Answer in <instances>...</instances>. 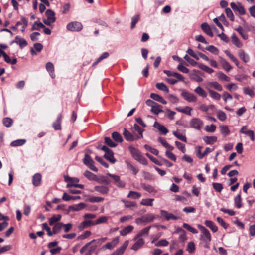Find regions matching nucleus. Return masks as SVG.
Here are the masks:
<instances>
[{
	"instance_id": "37998d69",
	"label": "nucleus",
	"mask_w": 255,
	"mask_h": 255,
	"mask_svg": "<svg viewBox=\"0 0 255 255\" xmlns=\"http://www.w3.org/2000/svg\"><path fill=\"white\" fill-rule=\"evenodd\" d=\"M61 218V216L59 214H57L53 216L51 218L49 219V224L52 225L59 221Z\"/></svg>"
},
{
	"instance_id": "7ed1b4c3",
	"label": "nucleus",
	"mask_w": 255,
	"mask_h": 255,
	"mask_svg": "<svg viewBox=\"0 0 255 255\" xmlns=\"http://www.w3.org/2000/svg\"><path fill=\"white\" fill-rule=\"evenodd\" d=\"M45 15L47 19H43V22L48 26H50L52 23L55 21V13L50 9L46 11Z\"/></svg>"
},
{
	"instance_id": "69168bd1",
	"label": "nucleus",
	"mask_w": 255,
	"mask_h": 255,
	"mask_svg": "<svg viewBox=\"0 0 255 255\" xmlns=\"http://www.w3.org/2000/svg\"><path fill=\"white\" fill-rule=\"evenodd\" d=\"M95 160L105 168H108L109 167L108 164L103 159L102 157L96 156L95 157Z\"/></svg>"
},
{
	"instance_id": "393cba45",
	"label": "nucleus",
	"mask_w": 255,
	"mask_h": 255,
	"mask_svg": "<svg viewBox=\"0 0 255 255\" xmlns=\"http://www.w3.org/2000/svg\"><path fill=\"white\" fill-rule=\"evenodd\" d=\"M150 97L152 99L159 102L163 104H166L167 103L166 101L161 96L157 94L151 93L150 94Z\"/></svg>"
},
{
	"instance_id": "f257e3e1",
	"label": "nucleus",
	"mask_w": 255,
	"mask_h": 255,
	"mask_svg": "<svg viewBox=\"0 0 255 255\" xmlns=\"http://www.w3.org/2000/svg\"><path fill=\"white\" fill-rule=\"evenodd\" d=\"M198 228L201 231L200 240L205 244L204 247L208 248V244L211 240V236L209 230L201 225H198Z\"/></svg>"
},
{
	"instance_id": "49530a36",
	"label": "nucleus",
	"mask_w": 255,
	"mask_h": 255,
	"mask_svg": "<svg viewBox=\"0 0 255 255\" xmlns=\"http://www.w3.org/2000/svg\"><path fill=\"white\" fill-rule=\"evenodd\" d=\"M154 201V199H143L140 204L144 206H152L153 205V201Z\"/></svg>"
},
{
	"instance_id": "bf43d9fd",
	"label": "nucleus",
	"mask_w": 255,
	"mask_h": 255,
	"mask_svg": "<svg viewBox=\"0 0 255 255\" xmlns=\"http://www.w3.org/2000/svg\"><path fill=\"white\" fill-rule=\"evenodd\" d=\"M199 67L208 73H212L214 71L212 69L204 64H200L199 65Z\"/></svg>"
},
{
	"instance_id": "72a5a7b5",
	"label": "nucleus",
	"mask_w": 255,
	"mask_h": 255,
	"mask_svg": "<svg viewBox=\"0 0 255 255\" xmlns=\"http://www.w3.org/2000/svg\"><path fill=\"white\" fill-rule=\"evenodd\" d=\"M203 140L207 144H212L217 141V138L216 136H204Z\"/></svg>"
},
{
	"instance_id": "b1692460",
	"label": "nucleus",
	"mask_w": 255,
	"mask_h": 255,
	"mask_svg": "<svg viewBox=\"0 0 255 255\" xmlns=\"http://www.w3.org/2000/svg\"><path fill=\"white\" fill-rule=\"evenodd\" d=\"M118 242H119V237H115L114 239H113L112 240V241L111 242L107 243L105 245V247L107 249H112L116 246V245L118 244Z\"/></svg>"
},
{
	"instance_id": "8fccbe9b",
	"label": "nucleus",
	"mask_w": 255,
	"mask_h": 255,
	"mask_svg": "<svg viewBox=\"0 0 255 255\" xmlns=\"http://www.w3.org/2000/svg\"><path fill=\"white\" fill-rule=\"evenodd\" d=\"M195 92L202 97H206L207 96V93L201 87H197L195 89Z\"/></svg>"
},
{
	"instance_id": "774afa93",
	"label": "nucleus",
	"mask_w": 255,
	"mask_h": 255,
	"mask_svg": "<svg viewBox=\"0 0 255 255\" xmlns=\"http://www.w3.org/2000/svg\"><path fill=\"white\" fill-rule=\"evenodd\" d=\"M169 244V242L165 239L161 240L157 242H156L155 245L156 247H161V246H167Z\"/></svg>"
},
{
	"instance_id": "9b49d317",
	"label": "nucleus",
	"mask_w": 255,
	"mask_h": 255,
	"mask_svg": "<svg viewBox=\"0 0 255 255\" xmlns=\"http://www.w3.org/2000/svg\"><path fill=\"white\" fill-rule=\"evenodd\" d=\"M136 242L131 247V249L136 251L140 248L144 244V241L142 238H139L137 236L136 238Z\"/></svg>"
},
{
	"instance_id": "bb28decb",
	"label": "nucleus",
	"mask_w": 255,
	"mask_h": 255,
	"mask_svg": "<svg viewBox=\"0 0 255 255\" xmlns=\"http://www.w3.org/2000/svg\"><path fill=\"white\" fill-rule=\"evenodd\" d=\"M158 141L159 142H160L161 144L167 149L169 150H173L174 149L173 146L169 144L165 139L162 137H159L158 139Z\"/></svg>"
},
{
	"instance_id": "f3484780",
	"label": "nucleus",
	"mask_w": 255,
	"mask_h": 255,
	"mask_svg": "<svg viewBox=\"0 0 255 255\" xmlns=\"http://www.w3.org/2000/svg\"><path fill=\"white\" fill-rule=\"evenodd\" d=\"M46 69L47 71L49 73L51 78L52 79L55 78L54 74V65L50 62H47L46 64Z\"/></svg>"
},
{
	"instance_id": "a211bd4d",
	"label": "nucleus",
	"mask_w": 255,
	"mask_h": 255,
	"mask_svg": "<svg viewBox=\"0 0 255 255\" xmlns=\"http://www.w3.org/2000/svg\"><path fill=\"white\" fill-rule=\"evenodd\" d=\"M154 127L158 129L160 132L163 133L164 135H166L168 132V129L162 125H161L160 123L155 122L154 124Z\"/></svg>"
},
{
	"instance_id": "603ef678",
	"label": "nucleus",
	"mask_w": 255,
	"mask_h": 255,
	"mask_svg": "<svg viewBox=\"0 0 255 255\" xmlns=\"http://www.w3.org/2000/svg\"><path fill=\"white\" fill-rule=\"evenodd\" d=\"M3 124L6 127H10L13 124V121L12 119L6 117L3 119Z\"/></svg>"
},
{
	"instance_id": "4468645a",
	"label": "nucleus",
	"mask_w": 255,
	"mask_h": 255,
	"mask_svg": "<svg viewBox=\"0 0 255 255\" xmlns=\"http://www.w3.org/2000/svg\"><path fill=\"white\" fill-rule=\"evenodd\" d=\"M94 189L102 194H107L109 191V188L105 186H96Z\"/></svg>"
},
{
	"instance_id": "09e8293b",
	"label": "nucleus",
	"mask_w": 255,
	"mask_h": 255,
	"mask_svg": "<svg viewBox=\"0 0 255 255\" xmlns=\"http://www.w3.org/2000/svg\"><path fill=\"white\" fill-rule=\"evenodd\" d=\"M26 142L25 139H18L12 141L10 145L11 146H18L23 145Z\"/></svg>"
},
{
	"instance_id": "5701e85b",
	"label": "nucleus",
	"mask_w": 255,
	"mask_h": 255,
	"mask_svg": "<svg viewBox=\"0 0 255 255\" xmlns=\"http://www.w3.org/2000/svg\"><path fill=\"white\" fill-rule=\"evenodd\" d=\"M13 42L19 44L21 48L25 47L27 44L26 40L24 39L21 38L18 36H16L15 40L13 41Z\"/></svg>"
},
{
	"instance_id": "0eeeda50",
	"label": "nucleus",
	"mask_w": 255,
	"mask_h": 255,
	"mask_svg": "<svg viewBox=\"0 0 255 255\" xmlns=\"http://www.w3.org/2000/svg\"><path fill=\"white\" fill-rule=\"evenodd\" d=\"M106 175L108 176L109 177L113 179L114 181V183L117 186L119 187H124L125 186L126 183L123 181L121 180L120 176L117 175L112 174L109 173H107Z\"/></svg>"
},
{
	"instance_id": "c756f323",
	"label": "nucleus",
	"mask_w": 255,
	"mask_h": 255,
	"mask_svg": "<svg viewBox=\"0 0 255 255\" xmlns=\"http://www.w3.org/2000/svg\"><path fill=\"white\" fill-rule=\"evenodd\" d=\"M130 150V153L132 156V157L134 158V159H136L140 155H141V153L136 148L130 146L128 147Z\"/></svg>"
},
{
	"instance_id": "3c124183",
	"label": "nucleus",
	"mask_w": 255,
	"mask_h": 255,
	"mask_svg": "<svg viewBox=\"0 0 255 255\" xmlns=\"http://www.w3.org/2000/svg\"><path fill=\"white\" fill-rule=\"evenodd\" d=\"M84 175L88 179L91 180H95L96 178V176L93 173L87 170L84 173Z\"/></svg>"
},
{
	"instance_id": "58836bf2",
	"label": "nucleus",
	"mask_w": 255,
	"mask_h": 255,
	"mask_svg": "<svg viewBox=\"0 0 255 255\" xmlns=\"http://www.w3.org/2000/svg\"><path fill=\"white\" fill-rule=\"evenodd\" d=\"M142 187L145 190L150 193L155 194L157 192V191L154 189V188L151 185L143 184L142 185Z\"/></svg>"
},
{
	"instance_id": "ddd939ff",
	"label": "nucleus",
	"mask_w": 255,
	"mask_h": 255,
	"mask_svg": "<svg viewBox=\"0 0 255 255\" xmlns=\"http://www.w3.org/2000/svg\"><path fill=\"white\" fill-rule=\"evenodd\" d=\"M27 24L28 21L24 17H22L20 21L17 22L16 26L13 27L12 29L13 30H15L18 26L22 25L21 31L23 32L25 30V28L27 27Z\"/></svg>"
},
{
	"instance_id": "f704fd0d",
	"label": "nucleus",
	"mask_w": 255,
	"mask_h": 255,
	"mask_svg": "<svg viewBox=\"0 0 255 255\" xmlns=\"http://www.w3.org/2000/svg\"><path fill=\"white\" fill-rule=\"evenodd\" d=\"M112 137L117 142L121 143L123 141L122 136L118 132H114L112 134Z\"/></svg>"
},
{
	"instance_id": "aec40b11",
	"label": "nucleus",
	"mask_w": 255,
	"mask_h": 255,
	"mask_svg": "<svg viewBox=\"0 0 255 255\" xmlns=\"http://www.w3.org/2000/svg\"><path fill=\"white\" fill-rule=\"evenodd\" d=\"M164 73H165L168 76L173 77L177 80H182L183 79V77L181 74L173 71L164 70Z\"/></svg>"
},
{
	"instance_id": "20e7f679",
	"label": "nucleus",
	"mask_w": 255,
	"mask_h": 255,
	"mask_svg": "<svg viewBox=\"0 0 255 255\" xmlns=\"http://www.w3.org/2000/svg\"><path fill=\"white\" fill-rule=\"evenodd\" d=\"M83 163L86 165L91 170L97 172L98 169L94 166V162L91 158V157L87 154H85L84 156V158L83 159Z\"/></svg>"
},
{
	"instance_id": "412c9836",
	"label": "nucleus",
	"mask_w": 255,
	"mask_h": 255,
	"mask_svg": "<svg viewBox=\"0 0 255 255\" xmlns=\"http://www.w3.org/2000/svg\"><path fill=\"white\" fill-rule=\"evenodd\" d=\"M239 57L245 62H248L249 61V56L243 49H240L238 51Z\"/></svg>"
},
{
	"instance_id": "39448f33",
	"label": "nucleus",
	"mask_w": 255,
	"mask_h": 255,
	"mask_svg": "<svg viewBox=\"0 0 255 255\" xmlns=\"http://www.w3.org/2000/svg\"><path fill=\"white\" fill-rule=\"evenodd\" d=\"M190 127L196 130H200L204 125L203 122L200 119L194 118L192 119L190 121Z\"/></svg>"
},
{
	"instance_id": "a878e982",
	"label": "nucleus",
	"mask_w": 255,
	"mask_h": 255,
	"mask_svg": "<svg viewBox=\"0 0 255 255\" xmlns=\"http://www.w3.org/2000/svg\"><path fill=\"white\" fill-rule=\"evenodd\" d=\"M231 40L232 43L237 47H241L243 46V44L241 42L239 38L236 35L235 33H233L231 36Z\"/></svg>"
},
{
	"instance_id": "5fc2aeb1",
	"label": "nucleus",
	"mask_w": 255,
	"mask_h": 255,
	"mask_svg": "<svg viewBox=\"0 0 255 255\" xmlns=\"http://www.w3.org/2000/svg\"><path fill=\"white\" fill-rule=\"evenodd\" d=\"M241 36V37L245 40H246L248 38V35L244 32V30L241 26H239L235 29Z\"/></svg>"
},
{
	"instance_id": "e433bc0d",
	"label": "nucleus",
	"mask_w": 255,
	"mask_h": 255,
	"mask_svg": "<svg viewBox=\"0 0 255 255\" xmlns=\"http://www.w3.org/2000/svg\"><path fill=\"white\" fill-rule=\"evenodd\" d=\"M127 241H126L124 245L122 247H120V248L118 249L116 251L114 252L111 254V255H122L126 248V244H127Z\"/></svg>"
},
{
	"instance_id": "1a4fd4ad",
	"label": "nucleus",
	"mask_w": 255,
	"mask_h": 255,
	"mask_svg": "<svg viewBox=\"0 0 255 255\" xmlns=\"http://www.w3.org/2000/svg\"><path fill=\"white\" fill-rule=\"evenodd\" d=\"M181 95L185 100L189 102H195L197 101L196 96L187 91H183Z\"/></svg>"
},
{
	"instance_id": "338daca9",
	"label": "nucleus",
	"mask_w": 255,
	"mask_h": 255,
	"mask_svg": "<svg viewBox=\"0 0 255 255\" xmlns=\"http://www.w3.org/2000/svg\"><path fill=\"white\" fill-rule=\"evenodd\" d=\"M44 27V25L41 22H35L32 27V30H39L40 28Z\"/></svg>"
},
{
	"instance_id": "9d476101",
	"label": "nucleus",
	"mask_w": 255,
	"mask_h": 255,
	"mask_svg": "<svg viewBox=\"0 0 255 255\" xmlns=\"http://www.w3.org/2000/svg\"><path fill=\"white\" fill-rule=\"evenodd\" d=\"M160 214L167 221L170 220H178L180 218L179 217L173 215V214L169 213L167 211L163 210H160Z\"/></svg>"
},
{
	"instance_id": "2eb2a0df",
	"label": "nucleus",
	"mask_w": 255,
	"mask_h": 255,
	"mask_svg": "<svg viewBox=\"0 0 255 255\" xmlns=\"http://www.w3.org/2000/svg\"><path fill=\"white\" fill-rule=\"evenodd\" d=\"M86 205L85 203H80L78 204L70 206L69 207V211H78L82 210L86 207Z\"/></svg>"
},
{
	"instance_id": "7c9ffc66",
	"label": "nucleus",
	"mask_w": 255,
	"mask_h": 255,
	"mask_svg": "<svg viewBox=\"0 0 255 255\" xmlns=\"http://www.w3.org/2000/svg\"><path fill=\"white\" fill-rule=\"evenodd\" d=\"M133 129L134 131H136L139 133V135L136 136V139H140L143 137L142 133L144 131V129L140 128L139 126L136 124L134 125Z\"/></svg>"
},
{
	"instance_id": "c9c22d12",
	"label": "nucleus",
	"mask_w": 255,
	"mask_h": 255,
	"mask_svg": "<svg viewBox=\"0 0 255 255\" xmlns=\"http://www.w3.org/2000/svg\"><path fill=\"white\" fill-rule=\"evenodd\" d=\"M225 53L230 58V59L236 65V66H239V62L237 59L232 55L231 52L228 50H226L224 51Z\"/></svg>"
},
{
	"instance_id": "de8ad7c7",
	"label": "nucleus",
	"mask_w": 255,
	"mask_h": 255,
	"mask_svg": "<svg viewBox=\"0 0 255 255\" xmlns=\"http://www.w3.org/2000/svg\"><path fill=\"white\" fill-rule=\"evenodd\" d=\"M156 87L158 89L167 93L169 91L168 87L163 83H156Z\"/></svg>"
},
{
	"instance_id": "13d9d810",
	"label": "nucleus",
	"mask_w": 255,
	"mask_h": 255,
	"mask_svg": "<svg viewBox=\"0 0 255 255\" xmlns=\"http://www.w3.org/2000/svg\"><path fill=\"white\" fill-rule=\"evenodd\" d=\"M171 150H167L165 152L166 156L170 159L172 161H176V157L174 154L170 152Z\"/></svg>"
},
{
	"instance_id": "dca6fc26",
	"label": "nucleus",
	"mask_w": 255,
	"mask_h": 255,
	"mask_svg": "<svg viewBox=\"0 0 255 255\" xmlns=\"http://www.w3.org/2000/svg\"><path fill=\"white\" fill-rule=\"evenodd\" d=\"M95 225L94 223H93V222L90 221V220H85L84 221H83V222H82L78 226V228L80 230H82L83 229H84V228H86L88 227H90L92 225Z\"/></svg>"
},
{
	"instance_id": "cd10ccee",
	"label": "nucleus",
	"mask_w": 255,
	"mask_h": 255,
	"mask_svg": "<svg viewBox=\"0 0 255 255\" xmlns=\"http://www.w3.org/2000/svg\"><path fill=\"white\" fill-rule=\"evenodd\" d=\"M41 181V175L40 174H35L32 178V183L35 186H39Z\"/></svg>"
},
{
	"instance_id": "6e6d98bb",
	"label": "nucleus",
	"mask_w": 255,
	"mask_h": 255,
	"mask_svg": "<svg viewBox=\"0 0 255 255\" xmlns=\"http://www.w3.org/2000/svg\"><path fill=\"white\" fill-rule=\"evenodd\" d=\"M104 140L105 143L111 147H115L117 146V144L113 142L110 137H105Z\"/></svg>"
},
{
	"instance_id": "423d86ee",
	"label": "nucleus",
	"mask_w": 255,
	"mask_h": 255,
	"mask_svg": "<svg viewBox=\"0 0 255 255\" xmlns=\"http://www.w3.org/2000/svg\"><path fill=\"white\" fill-rule=\"evenodd\" d=\"M83 28L82 24L79 22H72L68 23L67 25V29L71 31H79Z\"/></svg>"
},
{
	"instance_id": "c03bdc74",
	"label": "nucleus",
	"mask_w": 255,
	"mask_h": 255,
	"mask_svg": "<svg viewBox=\"0 0 255 255\" xmlns=\"http://www.w3.org/2000/svg\"><path fill=\"white\" fill-rule=\"evenodd\" d=\"M210 87L214 88L218 91H221L222 90V86L217 82H210L208 84Z\"/></svg>"
},
{
	"instance_id": "6e6552de",
	"label": "nucleus",
	"mask_w": 255,
	"mask_h": 255,
	"mask_svg": "<svg viewBox=\"0 0 255 255\" xmlns=\"http://www.w3.org/2000/svg\"><path fill=\"white\" fill-rule=\"evenodd\" d=\"M230 6L234 11H237L239 14L244 15L245 13V10L241 3L231 2Z\"/></svg>"
},
{
	"instance_id": "c85d7f7f",
	"label": "nucleus",
	"mask_w": 255,
	"mask_h": 255,
	"mask_svg": "<svg viewBox=\"0 0 255 255\" xmlns=\"http://www.w3.org/2000/svg\"><path fill=\"white\" fill-rule=\"evenodd\" d=\"M105 158L109 161L111 163H114L116 162V159L114 157V153L112 150L110 152L105 153L104 155Z\"/></svg>"
},
{
	"instance_id": "4c0bfd02",
	"label": "nucleus",
	"mask_w": 255,
	"mask_h": 255,
	"mask_svg": "<svg viewBox=\"0 0 255 255\" xmlns=\"http://www.w3.org/2000/svg\"><path fill=\"white\" fill-rule=\"evenodd\" d=\"M161 106L158 104L156 103L151 109V111L156 114L158 115L159 113L162 112L163 110L161 109Z\"/></svg>"
},
{
	"instance_id": "2f4dec72",
	"label": "nucleus",
	"mask_w": 255,
	"mask_h": 255,
	"mask_svg": "<svg viewBox=\"0 0 255 255\" xmlns=\"http://www.w3.org/2000/svg\"><path fill=\"white\" fill-rule=\"evenodd\" d=\"M2 55L3 56L4 61L8 63H10L12 65H14L17 62L16 58H14L12 60H11L9 56L5 52H2Z\"/></svg>"
},
{
	"instance_id": "f03ea898",
	"label": "nucleus",
	"mask_w": 255,
	"mask_h": 255,
	"mask_svg": "<svg viewBox=\"0 0 255 255\" xmlns=\"http://www.w3.org/2000/svg\"><path fill=\"white\" fill-rule=\"evenodd\" d=\"M155 219V216L151 214H146L140 218L136 219V223L139 225H145L148 223L152 222Z\"/></svg>"
},
{
	"instance_id": "4be33fe9",
	"label": "nucleus",
	"mask_w": 255,
	"mask_h": 255,
	"mask_svg": "<svg viewBox=\"0 0 255 255\" xmlns=\"http://www.w3.org/2000/svg\"><path fill=\"white\" fill-rule=\"evenodd\" d=\"M204 224L206 226L209 227L213 232H216L218 231L217 226L213 222L210 220H206Z\"/></svg>"
},
{
	"instance_id": "4d7b16f0",
	"label": "nucleus",
	"mask_w": 255,
	"mask_h": 255,
	"mask_svg": "<svg viewBox=\"0 0 255 255\" xmlns=\"http://www.w3.org/2000/svg\"><path fill=\"white\" fill-rule=\"evenodd\" d=\"M221 132L224 136H226L230 132L227 126H222L220 127Z\"/></svg>"
},
{
	"instance_id": "473e14b6",
	"label": "nucleus",
	"mask_w": 255,
	"mask_h": 255,
	"mask_svg": "<svg viewBox=\"0 0 255 255\" xmlns=\"http://www.w3.org/2000/svg\"><path fill=\"white\" fill-rule=\"evenodd\" d=\"M62 120V116L59 115L57 117V119L54 123L53 124V127L55 130L61 129V123Z\"/></svg>"
},
{
	"instance_id": "a18cd8bd",
	"label": "nucleus",
	"mask_w": 255,
	"mask_h": 255,
	"mask_svg": "<svg viewBox=\"0 0 255 255\" xmlns=\"http://www.w3.org/2000/svg\"><path fill=\"white\" fill-rule=\"evenodd\" d=\"M208 92L210 94V96L213 99L215 100H220L221 98V95L217 93L215 91H214L211 90L209 88H208Z\"/></svg>"
},
{
	"instance_id": "0e129e2a",
	"label": "nucleus",
	"mask_w": 255,
	"mask_h": 255,
	"mask_svg": "<svg viewBox=\"0 0 255 255\" xmlns=\"http://www.w3.org/2000/svg\"><path fill=\"white\" fill-rule=\"evenodd\" d=\"M245 94L248 95L251 97H253L255 95L254 91L249 87H245L243 89Z\"/></svg>"
},
{
	"instance_id": "f8f14e48",
	"label": "nucleus",
	"mask_w": 255,
	"mask_h": 255,
	"mask_svg": "<svg viewBox=\"0 0 255 255\" xmlns=\"http://www.w3.org/2000/svg\"><path fill=\"white\" fill-rule=\"evenodd\" d=\"M219 59L220 63L225 70L229 71L232 69L231 65L226 59L220 56L219 57Z\"/></svg>"
},
{
	"instance_id": "a19ab883",
	"label": "nucleus",
	"mask_w": 255,
	"mask_h": 255,
	"mask_svg": "<svg viewBox=\"0 0 255 255\" xmlns=\"http://www.w3.org/2000/svg\"><path fill=\"white\" fill-rule=\"evenodd\" d=\"M234 204L237 208H240L242 207L241 196L238 194L234 198Z\"/></svg>"
},
{
	"instance_id": "864d4df0",
	"label": "nucleus",
	"mask_w": 255,
	"mask_h": 255,
	"mask_svg": "<svg viewBox=\"0 0 255 255\" xmlns=\"http://www.w3.org/2000/svg\"><path fill=\"white\" fill-rule=\"evenodd\" d=\"M186 250L190 253H193L195 250V245L193 242L188 243Z\"/></svg>"
},
{
	"instance_id": "ea45409f",
	"label": "nucleus",
	"mask_w": 255,
	"mask_h": 255,
	"mask_svg": "<svg viewBox=\"0 0 255 255\" xmlns=\"http://www.w3.org/2000/svg\"><path fill=\"white\" fill-rule=\"evenodd\" d=\"M178 232L180 233V235L179 237V241L181 242H184L187 239L185 231L182 229L179 228L178 229Z\"/></svg>"
},
{
	"instance_id": "680f3d73",
	"label": "nucleus",
	"mask_w": 255,
	"mask_h": 255,
	"mask_svg": "<svg viewBox=\"0 0 255 255\" xmlns=\"http://www.w3.org/2000/svg\"><path fill=\"white\" fill-rule=\"evenodd\" d=\"M225 13L227 16L232 21L234 20V16L232 10L229 8H226L225 9Z\"/></svg>"
},
{
	"instance_id": "79ce46f5",
	"label": "nucleus",
	"mask_w": 255,
	"mask_h": 255,
	"mask_svg": "<svg viewBox=\"0 0 255 255\" xmlns=\"http://www.w3.org/2000/svg\"><path fill=\"white\" fill-rule=\"evenodd\" d=\"M63 226V224L62 223H56L53 228V234H57L59 233L61 230L62 229V227Z\"/></svg>"
},
{
	"instance_id": "e2e57ef3",
	"label": "nucleus",
	"mask_w": 255,
	"mask_h": 255,
	"mask_svg": "<svg viewBox=\"0 0 255 255\" xmlns=\"http://www.w3.org/2000/svg\"><path fill=\"white\" fill-rule=\"evenodd\" d=\"M173 133L175 136H176L179 140H181L184 142H187V139L185 135L178 133L177 131H173Z\"/></svg>"
},
{
	"instance_id": "052dcab7",
	"label": "nucleus",
	"mask_w": 255,
	"mask_h": 255,
	"mask_svg": "<svg viewBox=\"0 0 255 255\" xmlns=\"http://www.w3.org/2000/svg\"><path fill=\"white\" fill-rule=\"evenodd\" d=\"M109 56V53L107 52H104L103 53L98 59L97 60H96V62H95L93 64V66H94L95 65H96L98 63H99V62H100L101 60H102L103 59H105V58H107Z\"/></svg>"
},
{
	"instance_id": "6ab92c4d",
	"label": "nucleus",
	"mask_w": 255,
	"mask_h": 255,
	"mask_svg": "<svg viewBox=\"0 0 255 255\" xmlns=\"http://www.w3.org/2000/svg\"><path fill=\"white\" fill-rule=\"evenodd\" d=\"M201 28L207 35L210 37L213 36V33L209 25L207 23H203L201 24Z\"/></svg>"
}]
</instances>
